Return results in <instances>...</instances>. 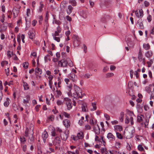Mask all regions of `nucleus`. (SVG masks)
<instances>
[{
	"instance_id": "7",
	"label": "nucleus",
	"mask_w": 154,
	"mask_h": 154,
	"mask_svg": "<svg viewBox=\"0 0 154 154\" xmlns=\"http://www.w3.org/2000/svg\"><path fill=\"white\" fill-rule=\"evenodd\" d=\"M73 87L72 84V83L70 84L69 85H66L65 86V90L66 93L69 97H71L72 96L71 90Z\"/></svg>"
},
{
	"instance_id": "14",
	"label": "nucleus",
	"mask_w": 154,
	"mask_h": 154,
	"mask_svg": "<svg viewBox=\"0 0 154 154\" xmlns=\"http://www.w3.org/2000/svg\"><path fill=\"white\" fill-rule=\"evenodd\" d=\"M138 59L140 61H142L144 65L145 64V59L143 58V55L142 54V51L141 49H140L138 55Z\"/></svg>"
},
{
	"instance_id": "30",
	"label": "nucleus",
	"mask_w": 154,
	"mask_h": 154,
	"mask_svg": "<svg viewBox=\"0 0 154 154\" xmlns=\"http://www.w3.org/2000/svg\"><path fill=\"white\" fill-rule=\"evenodd\" d=\"M77 136L78 139H82L83 137V134L82 132H79L77 134Z\"/></svg>"
},
{
	"instance_id": "51",
	"label": "nucleus",
	"mask_w": 154,
	"mask_h": 154,
	"mask_svg": "<svg viewBox=\"0 0 154 154\" xmlns=\"http://www.w3.org/2000/svg\"><path fill=\"white\" fill-rule=\"evenodd\" d=\"M28 63L27 62L23 63V66L25 69H27L28 67Z\"/></svg>"
},
{
	"instance_id": "24",
	"label": "nucleus",
	"mask_w": 154,
	"mask_h": 154,
	"mask_svg": "<svg viewBox=\"0 0 154 154\" xmlns=\"http://www.w3.org/2000/svg\"><path fill=\"white\" fill-rule=\"evenodd\" d=\"M73 10V8L71 5H69L66 9V12L67 14L68 15L70 14Z\"/></svg>"
},
{
	"instance_id": "9",
	"label": "nucleus",
	"mask_w": 154,
	"mask_h": 154,
	"mask_svg": "<svg viewBox=\"0 0 154 154\" xmlns=\"http://www.w3.org/2000/svg\"><path fill=\"white\" fill-rule=\"evenodd\" d=\"M42 73V70L40 68L37 67L35 69V74L37 79H40L41 76L39 75H41Z\"/></svg>"
},
{
	"instance_id": "58",
	"label": "nucleus",
	"mask_w": 154,
	"mask_h": 154,
	"mask_svg": "<svg viewBox=\"0 0 154 154\" xmlns=\"http://www.w3.org/2000/svg\"><path fill=\"white\" fill-rule=\"evenodd\" d=\"M145 90L149 93L151 92L150 88L148 86L146 87L145 88Z\"/></svg>"
},
{
	"instance_id": "18",
	"label": "nucleus",
	"mask_w": 154,
	"mask_h": 154,
	"mask_svg": "<svg viewBox=\"0 0 154 154\" xmlns=\"http://www.w3.org/2000/svg\"><path fill=\"white\" fill-rule=\"evenodd\" d=\"M113 127L114 128V130L116 133L118 132V131H121L122 130V126L120 125H114Z\"/></svg>"
},
{
	"instance_id": "61",
	"label": "nucleus",
	"mask_w": 154,
	"mask_h": 154,
	"mask_svg": "<svg viewBox=\"0 0 154 154\" xmlns=\"http://www.w3.org/2000/svg\"><path fill=\"white\" fill-rule=\"evenodd\" d=\"M133 116L131 117L130 118V121L131 124L132 125L134 124V119Z\"/></svg>"
},
{
	"instance_id": "25",
	"label": "nucleus",
	"mask_w": 154,
	"mask_h": 154,
	"mask_svg": "<svg viewBox=\"0 0 154 154\" xmlns=\"http://www.w3.org/2000/svg\"><path fill=\"white\" fill-rule=\"evenodd\" d=\"M49 26V24L48 21V19L45 20V23L44 24V28L45 29V31L46 32L47 31L48 28Z\"/></svg>"
},
{
	"instance_id": "2",
	"label": "nucleus",
	"mask_w": 154,
	"mask_h": 154,
	"mask_svg": "<svg viewBox=\"0 0 154 154\" xmlns=\"http://www.w3.org/2000/svg\"><path fill=\"white\" fill-rule=\"evenodd\" d=\"M57 31H55L54 33L52 34V36L54 39L58 42H59L61 36L59 35V33L61 32V29L60 27L58 26L57 28Z\"/></svg>"
},
{
	"instance_id": "35",
	"label": "nucleus",
	"mask_w": 154,
	"mask_h": 154,
	"mask_svg": "<svg viewBox=\"0 0 154 154\" xmlns=\"http://www.w3.org/2000/svg\"><path fill=\"white\" fill-rule=\"evenodd\" d=\"M126 112L127 114L130 117L134 116V115L133 112L132 111H130L128 109H127L126 110Z\"/></svg>"
},
{
	"instance_id": "62",
	"label": "nucleus",
	"mask_w": 154,
	"mask_h": 154,
	"mask_svg": "<svg viewBox=\"0 0 154 154\" xmlns=\"http://www.w3.org/2000/svg\"><path fill=\"white\" fill-rule=\"evenodd\" d=\"M40 105H38L36 106L35 107V109L36 111L38 112L39 110V108L40 106Z\"/></svg>"
},
{
	"instance_id": "29",
	"label": "nucleus",
	"mask_w": 154,
	"mask_h": 154,
	"mask_svg": "<svg viewBox=\"0 0 154 154\" xmlns=\"http://www.w3.org/2000/svg\"><path fill=\"white\" fill-rule=\"evenodd\" d=\"M91 106L92 107L90 109L91 111H94L97 109L96 104L95 102L92 103H91Z\"/></svg>"
},
{
	"instance_id": "49",
	"label": "nucleus",
	"mask_w": 154,
	"mask_h": 154,
	"mask_svg": "<svg viewBox=\"0 0 154 154\" xmlns=\"http://www.w3.org/2000/svg\"><path fill=\"white\" fill-rule=\"evenodd\" d=\"M114 75V74L112 73H107L106 75V78H109L113 76Z\"/></svg>"
},
{
	"instance_id": "12",
	"label": "nucleus",
	"mask_w": 154,
	"mask_h": 154,
	"mask_svg": "<svg viewBox=\"0 0 154 154\" xmlns=\"http://www.w3.org/2000/svg\"><path fill=\"white\" fill-rule=\"evenodd\" d=\"M58 65L61 67H65L67 66L68 63L67 60L63 59L59 61L58 63Z\"/></svg>"
},
{
	"instance_id": "4",
	"label": "nucleus",
	"mask_w": 154,
	"mask_h": 154,
	"mask_svg": "<svg viewBox=\"0 0 154 154\" xmlns=\"http://www.w3.org/2000/svg\"><path fill=\"white\" fill-rule=\"evenodd\" d=\"M135 130L134 128H130L125 133V136L127 139H130L134 135Z\"/></svg>"
},
{
	"instance_id": "3",
	"label": "nucleus",
	"mask_w": 154,
	"mask_h": 154,
	"mask_svg": "<svg viewBox=\"0 0 154 154\" xmlns=\"http://www.w3.org/2000/svg\"><path fill=\"white\" fill-rule=\"evenodd\" d=\"M45 76L46 78L48 79L49 85L50 88H51L53 84L52 80L54 78L53 75H51V72L50 71L47 70H45Z\"/></svg>"
},
{
	"instance_id": "21",
	"label": "nucleus",
	"mask_w": 154,
	"mask_h": 154,
	"mask_svg": "<svg viewBox=\"0 0 154 154\" xmlns=\"http://www.w3.org/2000/svg\"><path fill=\"white\" fill-rule=\"evenodd\" d=\"M63 124L66 128H68L70 126V121L67 119H65L63 121Z\"/></svg>"
},
{
	"instance_id": "6",
	"label": "nucleus",
	"mask_w": 154,
	"mask_h": 154,
	"mask_svg": "<svg viewBox=\"0 0 154 154\" xmlns=\"http://www.w3.org/2000/svg\"><path fill=\"white\" fill-rule=\"evenodd\" d=\"M64 100L65 102V104L66 106L67 109L70 110L72 107V102L71 99L68 97L64 98Z\"/></svg>"
},
{
	"instance_id": "19",
	"label": "nucleus",
	"mask_w": 154,
	"mask_h": 154,
	"mask_svg": "<svg viewBox=\"0 0 154 154\" xmlns=\"http://www.w3.org/2000/svg\"><path fill=\"white\" fill-rule=\"evenodd\" d=\"M68 137V134L66 132H63L61 134V137L62 140L66 141Z\"/></svg>"
},
{
	"instance_id": "59",
	"label": "nucleus",
	"mask_w": 154,
	"mask_h": 154,
	"mask_svg": "<svg viewBox=\"0 0 154 154\" xmlns=\"http://www.w3.org/2000/svg\"><path fill=\"white\" fill-rule=\"evenodd\" d=\"M71 138L74 141L77 140L78 139L77 137V136H75V135H72L71 137Z\"/></svg>"
},
{
	"instance_id": "50",
	"label": "nucleus",
	"mask_w": 154,
	"mask_h": 154,
	"mask_svg": "<svg viewBox=\"0 0 154 154\" xmlns=\"http://www.w3.org/2000/svg\"><path fill=\"white\" fill-rule=\"evenodd\" d=\"M137 148L140 151H144L143 147H142V146L140 145H138Z\"/></svg>"
},
{
	"instance_id": "42",
	"label": "nucleus",
	"mask_w": 154,
	"mask_h": 154,
	"mask_svg": "<svg viewBox=\"0 0 154 154\" xmlns=\"http://www.w3.org/2000/svg\"><path fill=\"white\" fill-rule=\"evenodd\" d=\"M67 60L68 63L67 65H69L70 66L72 67L73 66V64L72 61L69 58L67 59Z\"/></svg>"
},
{
	"instance_id": "39",
	"label": "nucleus",
	"mask_w": 154,
	"mask_h": 154,
	"mask_svg": "<svg viewBox=\"0 0 154 154\" xmlns=\"http://www.w3.org/2000/svg\"><path fill=\"white\" fill-rule=\"evenodd\" d=\"M69 3L73 6H75L77 4V2L75 0H70L69 1Z\"/></svg>"
},
{
	"instance_id": "55",
	"label": "nucleus",
	"mask_w": 154,
	"mask_h": 154,
	"mask_svg": "<svg viewBox=\"0 0 154 154\" xmlns=\"http://www.w3.org/2000/svg\"><path fill=\"white\" fill-rule=\"evenodd\" d=\"M106 150V148L104 147H103L100 149V151L101 153H104Z\"/></svg>"
},
{
	"instance_id": "8",
	"label": "nucleus",
	"mask_w": 154,
	"mask_h": 154,
	"mask_svg": "<svg viewBox=\"0 0 154 154\" xmlns=\"http://www.w3.org/2000/svg\"><path fill=\"white\" fill-rule=\"evenodd\" d=\"M107 138L111 143H112L115 140V137L111 132H109L107 135Z\"/></svg>"
},
{
	"instance_id": "1",
	"label": "nucleus",
	"mask_w": 154,
	"mask_h": 154,
	"mask_svg": "<svg viewBox=\"0 0 154 154\" xmlns=\"http://www.w3.org/2000/svg\"><path fill=\"white\" fill-rule=\"evenodd\" d=\"M74 92L72 94L71 97L76 99L82 98L83 97L81 89L75 85H74Z\"/></svg>"
},
{
	"instance_id": "31",
	"label": "nucleus",
	"mask_w": 154,
	"mask_h": 154,
	"mask_svg": "<svg viewBox=\"0 0 154 154\" xmlns=\"http://www.w3.org/2000/svg\"><path fill=\"white\" fill-rule=\"evenodd\" d=\"M14 55V54L12 51H8L7 53V55L9 58H11Z\"/></svg>"
},
{
	"instance_id": "46",
	"label": "nucleus",
	"mask_w": 154,
	"mask_h": 154,
	"mask_svg": "<svg viewBox=\"0 0 154 154\" xmlns=\"http://www.w3.org/2000/svg\"><path fill=\"white\" fill-rule=\"evenodd\" d=\"M115 145L116 148H119L121 145V143L119 142L116 141L115 142Z\"/></svg>"
},
{
	"instance_id": "33",
	"label": "nucleus",
	"mask_w": 154,
	"mask_h": 154,
	"mask_svg": "<svg viewBox=\"0 0 154 154\" xmlns=\"http://www.w3.org/2000/svg\"><path fill=\"white\" fill-rule=\"evenodd\" d=\"M54 19L52 22L53 24L55 23L58 25H60L61 24V22L60 20L55 19L54 18Z\"/></svg>"
},
{
	"instance_id": "16",
	"label": "nucleus",
	"mask_w": 154,
	"mask_h": 154,
	"mask_svg": "<svg viewBox=\"0 0 154 154\" xmlns=\"http://www.w3.org/2000/svg\"><path fill=\"white\" fill-rule=\"evenodd\" d=\"M61 140L60 137L57 136L53 141L54 145L58 146L60 143Z\"/></svg>"
},
{
	"instance_id": "60",
	"label": "nucleus",
	"mask_w": 154,
	"mask_h": 154,
	"mask_svg": "<svg viewBox=\"0 0 154 154\" xmlns=\"http://www.w3.org/2000/svg\"><path fill=\"white\" fill-rule=\"evenodd\" d=\"M111 123L112 125H116L118 124V122L116 120L112 121Z\"/></svg>"
},
{
	"instance_id": "5",
	"label": "nucleus",
	"mask_w": 154,
	"mask_h": 154,
	"mask_svg": "<svg viewBox=\"0 0 154 154\" xmlns=\"http://www.w3.org/2000/svg\"><path fill=\"white\" fill-rule=\"evenodd\" d=\"M51 129V135L52 137H55L57 135L55 130L57 132L59 133H61L62 132V129L59 127H57L56 129L52 126H50L49 128V129Z\"/></svg>"
},
{
	"instance_id": "64",
	"label": "nucleus",
	"mask_w": 154,
	"mask_h": 154,
	"mask_svg": "<svg viewBox=\"0 0 154 154\" xmlns=\"http://www.w3.org/2000/svg\"><path fill=\"white\" fill-rule=\"evenodd\" d=\"M26 15L27 16H29L30 14V10L29 8H27L26 10Z\"/></svg>"
},
{
	"instance_id": "13",
	"label": "nucleus",
	"mask_w": 154,
	"mask_h": 154,
	"mask_svg": "<svg viewBox=\"0 0 154 154\" xmlns=\"http://www.w3.org/2000/svg\"><path fill=\"white\" fill-rule=\"evenodd\" d=\"M136 16L139 18H141L143 15V11L142 9L139 10V11H136L135 12Z\"/></svg>"
},
{
	"instance_id": "56",
	"label": "nucleus",
	"mask_w": 154,
	"mask_h": 154,
	"mask_svg": "<svg viewBox=\"0 0 154 154\" xmlns=\"http://www.w3.org/2000/svg\"><path fill=\"white\" fill-rule=\"evenodd\" d=\"M104 116L107 120H109L110 119V116L107 114H104Z\"/></svg>"
},
{
	"instance_id": "44",
	"label": "nucleus",
	"mask_w": 154,
	"mask_h": 154,
	"mask_svg": "<svg viewBox=\"0 0 154 154\" xmlns=\"http://www.w3.org/2000/svg\"><path fill=\"white\" fill-rule=\"evenodd\" d=\"M54 119V115H51L48 118V121H53Z\"/></svg>"
},
{
	"instance_id": "40",
	"label": "nucleus",
	"mask_w": 154,
	"mask_h": 154,
	"mask_svg": "<svg viewBox=\"0 0 154 154\" xmlns=\"http://www.w3.org/2000/svg\"><path fill=\"white\" fill-rule=\"evenodd\" d=\"M116 137L118 139L122 140L123 139V136L122 134L118 132L116 133Z\"/></svg>"
},
{
	"instance_id": "10",
	"label": "nucleus",
	"mask_w": 154,
	"mask_h": 154,
	"mask_svg": "<svg viewBox=\"0 0 154 154\" xmlns=\"http://www.w3.org/2000/svg\"><path fill=\"white\" fill-rule=\"evenodd\" d=\"M69 78L72 80V81L74 82H75L77 80V76L75 74L73 73H71L68 75Z\"/></svg>"
},
{
	"instance_id": "36",
	"label": "nucleus",
	"mask_w": 154,
	"mask_h": 154,
	"mask_svg": "<svg viewBox=\"0 0 154 154\" xmlns=\"http://www.w3.org/2000/svg\"><path fill=\"white\" fill-rule=\"evenodd\" d=\"M143 116L142 115H140L137 117V121L138 122H140L143 121Z\"/></svg>"
},
{
	"instance_id": "26",
	"label": "nucleus",
	"mask_w": 154,
	"mask_h": 154,
	"mask_svg": "<svg viewBox=\"0 0 154 154\" xmlns=\"http://www.w3.org/2000/svg\"><path fill=\"white\" fill-rule=\"evenodd\" d=\"M89 123L91 125L94 126L97 125V121L94 118H91L90 119Z\"/></svg>"
},
{
	"instance_id": "23",
	"label": "nucleus",
	"mask_w": 154,
	"mask_h": 154,
	"mask_svg": "<svg viewBox=\"0 0 154 154\" xmlns=\"http://www.w3.org/2000/svg\"><path fill=\"white\" fill-rule=\"evenodd\" d=\"M39 4L40 6L37 10V11L38 13H41L43 10V8L44 7V5L42 2H40Z\"/></svg>"
},
{
	"instance_id": "28",
	"label": "nucleus",
	"mask_w": 154,
	"mask_h": 154,
	"mask_svg": "<svg viewBox=\"0 0 154 154\" xmlns=\"http://www.w3.org/2000/svg\"><path fill=\"white\" fill-rule=\"evenodd\" d=\"M124 113L123 112H121L120 113V116L119 118V119L120 121L122 122L124 121Z\"/></svg>"
},
{
	"instance_id": "52",
	"label": "nucleus",
	"mask_w": 154,
	"mask_h": 154,
	"mask_svg": "<svg viewBox=\"0 0 154 154\" xmlns=\"http://www.w3.org/2000/svg\"><path fill=\"white\" fill-rule=\"evenodd\" d=\"M143 48H149L150 45L148 43H144L143 45Z\"/></svg>"
},
{
	"instance_id": "37",
	"label": "nucleus",
	"mask_w": 154,
	"mask_h": 154,
	"mask_svg": "<svg viewBox=\"0 0 154 154\" xmlns=\"http://www.w3.org/2000/svg\"><path fill=\"white\" fill-rule=\"evenodd\" d=\"M67 152L68 154H78L79 153V151L78 150L76 149L75 152L68 151Z\"/></svg>"
},
{
	"instance_id": "45",
	"label": "nucleus",
	"mask_w": 154,
	"mask_h": 154,
	"mask_svg": "<svg viewBox=\"0 0 154 154\" xmlns=\"http://www.w3.org/2000/svg\"><path fill=\"white\" fill-rule=\"evenodd\" d=\"M20 141L21 143L24 144L25 142L26 141V140L25 137L23 136L20 137Z\"/></svg>"
},
{
	"instance_id": "47",
	"label": "nucleus",
	"mask_w": 154,
	"mask_h": 154,
	"mask_svg": "<svg viewBox=\"0 0 154 154\" xmlns=\"http://www.w3.org/2000/svg\"><path fill=\"white\" fill-rule=\"evenodd\" d=\"M126 118L125 120V122L126 124H128L130 122V118L127 116H126Z\"/></svg>"
},
{
	"instance_id": "54",
	"label": "nucleus",
	"mask_w": 154,
	"mask_h": 154,
	"mask_svg": "<svg viewBox=\"0 0 154 154\" xmlns=\"http://www.w3.org/2000/svg\"><path fill=\"white\" fill-rule=\"evenodd\" d=\"M69 79L66 78L64 79V81L66 83V85H69V82H70Z\"/></svg>"
},
{
	"instance_id": "34",
	"label": "nucleus",
	"mask_w": 154,
	"mask_h": 154,
	"mask_svg": "<svg viewBox=\"0 0 154 154\" xmlns=\"http://www.w3.org/2000/svg\"><path fill=\"white\" fill-rule=\"evenodd\" d=\"M44 60L45 63L47 62L48 61H51V59L50 58V56L47 54L44 57Z\"/></svg>"
},
{
	"instance_id": "57",
	"label": "nucleus",
	"mask_w": 154,
	"mask_h": 154,
	"mask_svg": "<svg viewBox=\"0 0 154 154\" xmlns=\"http://www.w3.org/2000/svg\"><path fill=\"white\" fill-rule=\"evenodd\" d=\"M152 20V16L150 14H149L147 17V20L149 22H150Z\"/></svg>"
},
{
	"instance_id": "53",
	"label": "nucleus",
	"mask_w": 154,
	"mask_h": 154,
	"mask_svg": "<svg viewBox=\"0 0 154 154\" xmlns=\"http://www.w3.org/2000/svg\"><path fill=\"white\" fill-rule=\"evenodd\" d=\"M8 62L7 61H5L3 62H2L1 63V65L2 67H3L5 65H8Z\"/></svg>"
},
{
	"instance_id": "27",
	"label": "nucleus",
	"mask_w": 154,
	"mask_h": 154,
	"mask_svg": "<svg viewBox=\"0 0 154 154\" xmlns=\"http://www.w3.org/2000/svg\"><path fill=\"white\" fill-rule=\"evenodd\" d=\"M23 86L24 87V90H28L29 89V86L28 84L26 82H23Z\"/></svg>"
},
{
	"instance_id": "32",
	"label": "nucleus",
	"mask_w": 154,
	"mask_h": 154,
	"mask_svg": "<svg viewBox=\"0 0 154 154\" xmlns=\"http://www.w3.org/2000/svg\"><path fill=\"white\" fill-rule=\"evenodd\" d=\"M28 35L29 38L32 40L33 39L35 36L33 32L29 31V32Z\"/></svg>"
},
{
	"instance_id": "20",
	"label": "nucleus",
	"mask_w": 154,
	"mask_h": 154,
	"mask_svg": "<svg viewBox=\"0 0 154 154\" xmlns=\"http://www.w3.org/2000/svg\"><path fill=\"white\" fill-rule=\"evenodd\" d=\"M137 26L140 29H143L144 28L141 19H139L137 23Z\"/></svg>"
},
{
	"instance_id": "22",
	"label": "nucleus",
	"mask_w": 154,
	"mask_h": 154,
	"mask_svg": "<svg viewBox=\"0 0 154 154\" xmlns=\"http://www.w3.org/2000/svg\"><path fill=\"white\" fill-rule=\"evenodd\" d=\"M81 108L82 111L83 112H87L88 111L87 105L86 103H83L82 105Z\"/></svg>"
},
{
	"instance_id": "17",
	"label": "nucleus",
	"mask_w": 154,
	"mask_h": 154,
	"mask_svg": "<svg viewBox=\"0 0 154 154\" xmlns=\"http://www.w3.org/2000/svg\"><path fill=\"white\" fill-rule=\"evenodd\" d=\"M94 130L96 134L98 135L100 133V128L97 124L94 126Z\"/></svg>"
},
{
	"instance_id": "41",
	"label": "nucleus",
	"mask_w": 154,
	"mask_h": 154,
	"mask_svg": "<svg viewBox=\"0 0 154 154\" xmlns=\"http://www.w3.org/2000/svg\"><path fill=\"white\" fill-rule=\"evenodd\" d=\"M62 114L63 116L66 118H69L70 117V114L66 112H63Z\"/></svg>"
},
{
	"instance_id": "43",
	"label": "nucleus",
	"mask_w": 154,
	"mask_h": 154,
	"mask_svg": "<svg viewBox=\"0 0 154 154\" xmlns=\"http://www.w3.org/2000/svg\"><path fill=\"white\" fill-rule=\"evenodd\" d=\"M9 99L7 98L6 101H5L4 103V106H5L7 107L9 105Z\"/></svg>"
},
{
	"instance_id": "15",
	"label": "nucleus",
	"mask_w": 154,
	"mask_h": 154,
	"mask_svg": "<svg viewBox=\"0 0 154 154\" xmlns=\"http://www.w3.org/2000/svg\"><path fill=\"white\" fill-rule=\"evenodd\" d=\"M48 137V134L46 131L45 130L43 132L42 135V137L43 139V141L44 143H45L46 142V140Z\"/></svg>"
},
{
	"instance_id": "11",
	"label": "nucleus",
	"mask_w": 154,
	"mask_h": 154,
	"mask_svg": "<svg viewBox=\"0 0 154 154\" xmlns=\"http://www.w3.org/2000/svg\"><path fill=\"white\" fill-rule=\"evenodd\" d=\"M20 8V6H19L18 8L16 9L15 7H14L12 10V12L14 15V18L16 17L18 15L20 12L19 9Z\"/></svg>"
},
{
	"instance_id": "63",
	"label": "nucleus",
	"mask_w": 154,
	"mask_h": 154,
	"mask_svg": "<svg viewBox=\"0 0 154 154\" xmlns=\"http://www.w3.org/2000/svg\"><path fill=\"white\" fill-rule=\"evenodd\" d=\"M63 102L60 100H58L57 102V104L58 106H60L63 104Z\"/></svg>"
},
{
	"instance_id": "48",
	"label": "nucleus",
	"mask_w": 154,
	"mask_h": 154,
	"mask_svg": "<svg viewBox=\"0 0 154 154\" xmlns=\"http://www.w3.org/2000/svg\"><path fill=\"white\" fill-rule=\"evenodd\" d=\"M38 22L39 23L41 24H42V22L43 20V18L42 16H39L38 17Z\"/></svg>"
},
{
	"instance_id": "38",
	"label": "nucleus",
	"mask_w": 154,
	"mask_h": 154,
	"mask_svg": "<svg viewBox=\"0 0 154 154\" xmlns=\"http://www.w3.org/2000/svg\"><path fill=\"white\" fill-rule=\"evenodd\" d=\"M145 55L146 57L149 58L152 56V53L151 51H148L145 53Z\"/></svg>"
}]
</instances>
